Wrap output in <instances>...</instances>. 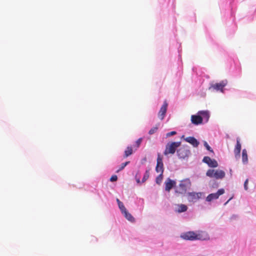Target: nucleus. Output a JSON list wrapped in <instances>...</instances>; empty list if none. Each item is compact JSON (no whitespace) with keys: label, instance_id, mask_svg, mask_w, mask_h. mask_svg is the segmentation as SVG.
Segmentation results:
<instances>
[{"label":"nucleus","instance_id":"obj_6","mask_svg":"<svg viewBox=\"0 0 256 256\" xmlns=\"http://www.w3.org/2000/svg\"><path fill=\"white\" fill-rule=\"evenodd\" d=\"M177 154L178 156L180 158H184L188 157L190 154V151L187 148L183 146L177 150Z\"/></svg>","mask_w":256,"mask_h":256},{"label":"nucleus","instance_id":"obj_15","mask_svg":"<svg viewBox=\"0 0 256 256\" xmlns=\"http://www.w3.org/2000/svg\"><path fill=\"white\" fill-rule=\"evenodd\" d=\"M185 140L192 144L194 147H197L199 144V142L193 136L187 137Z\"/></svg>","mask_w":256,"mask_h":256},{"label":"nucleus","instance_id":"obj_27","mask_svg":"<svg viewBox=\"0 0 256 256\" xmlns=\"http://www.w3.org/2000/svg\"><path fill=\"white\" fill-rule=\"evenodd\" d=\"M142 138H139L136 142V147L137 148H138L140 144L142 143Z\"/></svg>","mask_w":256,"mask_h":256},{"label":"nucleus","instance_id":"obj_20","mask_svg":"<svg viewBox=\"0 0 256 256\" xmlns=\"http://www.w3.org/2000/svg\"><path fill=\"white\" fill-rule=\"evenodd\" d=\"M188 209V207L186 206L181 204L178 206V212H186Z\"/></svg>","mask_w":256,"mask_h":256},{"label":"nucleus","instance_id":"obj_13","mask_svg":"<svg viewBox=\"0 0 256 256\" xmlns=\"http://www.w3.org/2000/svg\"><path fill=\"white\" fill-rule=\"evenodd\" d=\"M191 122L195 125L201 124L202 122V118L200 116L192 115L191 116Z\"/></svg>","mask_w":256,"mask_h":256},{"label":"nucleus","instance_id":"obj_33","mask_svg":"<svg viewBox=\"0 0 256 256\" xmlns=\"http://www.w3.org/2000/svg\"><path fill=\"white\" fill-rule=\"evenodd\" d=\"M137 182H140V180H137Z\"/></svg>","mask_w":256,"mask_h":256},{"label":"nucleus","instance_id":"obj_19","mask_svg":"<svg viewBox=\"0 0 256 256\" xmlns=\"http://www.w3.org/2000/svg\"><path fill=\"white\" fill-rule=\"evenodd\" d=\"M132 154V148L131 146L127 147L124 151V157L127 158Z\"/></svg>","mask_w":256,"mask_h":256},{"label":"nucleus","instance_id":"obj_12","mask_svg":"<svg viewBox=\"0 0 256 256\" xmlns=\"http://www.w3.org/2000/svg\"><path fill=\"white\" fill-rule=\"evenodd\" d=\"M241 150V144L240 143V139L238 138H236V144L234 150V152L236 158H238L240 156V152Z\"/></svg>","mask_w":256,"mask_h":256},{"label":"nucleus","instance_id":"obj_3","mask_svg":"<svg viewBox=\"0 0 256 256\" xmlns=\"http://www.w3.org/2000/svg\"><path fill=\"white\" fill-rule=\"evenodd\" d=\"M180 145V142H179L167 144L164 152V154L166 156L168 154H174L176 148L179 147Z\"/></svg>","mask_w":256,"mask_h":256},{"label":"nucleus","instance_id":"obj_16","mask_svg":"<svg viewBox=\"0 0 256 256\" xmlns=\"http://www.w3.org/2000/svg\"><path fill=\"white\" fill-rule=\"evenodd\" d=\"M124 217L130 222H134L135 221L134 218L133 217V216L128 212L127 210H125V212H124L122 213Z\"/></svg>","mask_w":256,"mask_h":256},{"label":"nucleus","instance_id":"obj_4","mask_svg":"<svg viewBox=\"0 0 256 256\" xmlns=\"http://www.w3.org/2000/svg\"><path fill=\"white\" fill-rule=\"evenodd\" d=\"M206 175L210 178H214L216 179H222L225 176V172L220 170H214L210 169L206 172Z\"/></svg>","mask_w":256,"mask_h":256},{"label":"nucleus","instance_id":"obj_23","mask_svg":"<svg viewBox=\"0 0 256 256\" xmlns=\"http://www.w3.org/2000/svg\"><path fill=\"white\" fill-rule=\"evenodd\" d=\"M162 174L160 173L159 176L156 177V181L157 184H160L162 182L163 178Z\"/></svg>","mask_w":256,"mask_h":256},{"label":"nucleus","instance_id":"obj_17","mask_svg":"<svg viewBox=\"0 0 256 256\" xmlns=\"http://www.w3.org/2000/svg\"><path fill=\"white\" fill-rule=\"evenodd\" d=\"M198 114L202 116H201L202 118V120L204 119L206 122L208 120L210 116L208 111H200Z\"/></svg>","mask_w":256,"mask_h":256},{"label":"nucleus","instance_id":"obj_1","mask_svg":"<svg viewBox=\"0 0 256 256\" xmlns=\"http://www.w3.org/2000/svg\"><path fill=\"white\" fill-rule=\"evenodd\" d=\"M180 236L185 240H205L207 238V234L202 232L198 234L194 232H188L182 234Z\"/></svg>","mask_w":256,"mask_h":256},{"label":"nucleus","instance_id":"obj_2","mask_svg":"<svg viewBox=\"0 0 256 256\" xmlns=\"http://www.w3.org/2000/svg\"><path fill=\"white\" fill-rule=\"evenodd\" d=\"M191 182L189 178H186L180 181L178 186L175 188V192L178 194H184L188 189L191 186Z\"/></svg>","mask_w":256,"mask_h":256},{"label":"nucleus","instance_id":"obj_30","mask_svg":"<svg viewBox=\"0 0 256 256\" xmlns=\"http://www.w3.org/2000/svg\"><path fill=\"white\" fill-rule=\"evenodd\" d=\"M248 180L246 179L245 180L244 183V190H248Z\"/></svg>","mask_w":256,"mask_h":256},{"label":"nucleus","instance_id":"obj_26","mask_svg":"<svg viewBox=\"0 0 256 256\" xmlns=\"http://www.w3.org/2000/svg\"><path fill=\"white\" fill-rule=\"evenodd\" d=\"M118 206L120 209V210L122 212V213L124 212H125V210H126V208H125V206L124 205L122 202Z\"/></svg>","mask_w":256,"mask_h":256},{"label":"nucleus","instance_id":"obj_22","mask_svg":"<svg viewBox=\"0 0 256 256\" xmlns=\"http://www.w3.org/2000/svg\"><path fill=\"white\" fill-rule=\"evenodd\" d=\"M158 125H157L156 126L154 127H153L148 132V134L151 135V134H154V133H155L156 130H158Z\"/></svg>","mask_w":256,"mask_h":256},{"label":"nucleus","instance_id":"obj_8","mask_svg":"<svg viewBox=\"0 0 256 256\" xmlns=\"http://www.w3.org/2000/svg\"><path fill=\"white\" fill-rule=\"evenodd\" d=\"M224 190L223 188L220 189L216 192L210 194L206 197V200L208 202H211L214 200L218 198L219 196L224 194Z\"/></svg>","mask_w":256,"mask_h":256},{"label":"nucleus","instance_id":"obj_10","mask_svg":"<svg viewBox=\"0 0 256 256\" xmlns=\"http://www.w3.org/2000/svg\"><path fill=\"white\" fill-rule=\"evenodd\" d=\"M202 162L212 168H216L218 166L216 160L214 159L210 158L209 156H204L202 160Z\"/></svg>","mask_w":256,"mask_h":256},{"label":"nucleus","instance_id":"obj_32","mask_svg":"<svg viewBox=\"0 0 256 256\" xmlns=\"http://www.w3.org/2000/svg\"><path fill=\"white\" fill-rule=\"evenodd\" d=\"M232 199V198H230V199H228V202H226V204H227L230 200Z\"/></svg>","mask_w":256,"mask_h":256},{"label":"nucleus","instance_id":"obj_18","mask_svg":"<svg viewBox=\"0 0 256 256\" xmlns=\"http://www.w3.org/2000/svg\"><path fill=\"white\" fill-rule=\"evenodd\" d=\"M242 161L244 164H246L248 162L247 151L246 149H244L242 151Z\"/></svg>","mask_w":256,"mask_h":256},{"label":"nucleus","instance_id":"obj_11","mask_svg":"<svg viewBox=\"0 0 256 256\" xmlns=\"http://www.w3.org/2000/svg\"><path fill=\"white\" fill-rule=\"evenodd\" d=\"M227 80H222L219 83H216V84L212 85L210 88H213L214 90H220L222 92L224 88L226 85Z\"/></svg>","mask_w":256,"mask_h":256},{"label":"nucleus","instance_id":"obj_28","mask_svg":"<svg viewBox=\"0 0 256 256\" xmlns=\"http://www.w3.org/2000/svg\"><path fill=\"white\" fill-rule=\"evenodd\" d=\"M118 180V176L116 175H113L111 176L110 178V180L111 182H115L117 180Z\"/></svg>","mask_w":256,"mask_h":256},{"label":"nucleus","instance_id":"obj_25","mask_svg":"<svg viewBox=\"0 0 256 256\" xmlns=\"http://www.w3.org/2000/svg\"><path fill=\"white\" fill-rule=\"evenodd\" d=\"M204 146L206 148L207 150L208 151L214 152L213 150L212 149V148L206 142H204Z\"/></svg>","mask_w":256,"mask_h":256},{"label":"nucleus","instance_id":"obj_9","mask_svg":"<svg viewBox=\"0 0 256 256\" xmlns=\"http://www.w3.org/2000/svg\"><path fill=\"white\" fill-rule=\"evenodd\" d=\"M168 106V104L165 100L164 102V104L162 105V106H161L160 110L158 113V118L160 120H164V118L166 116V111H167Z\"/></svg>","mask_w":256,"mask_h":256},{"label":"nucleus","instance_id":"obj_5","mask_svg":"<svg viewBox=\"0 0 256 256\" xmlns=\"http://www.w3.org/2000/svg\"><path fill=\"white\" fill-rule=\"evenodd\" d=\"M202 194L200 192H188V199L189 202H196L202 196Z\"/></svg>","mask_w":256,"mask_h":256},{"label":"nucleus","instance_id":"obj_29","mask_svg":"<svg viewBox=\"0 0 256 256\" xmlns=\"http://www.w3.org/2000/svg\"><path fill=\"white\" fill-rule=\"evenodd\" d=\"M176 134V132L175 131H172V132H168L166 134V136L167 137H169V136H173V135H174Z\"/></svg>","mask_w":256,"mask_h":256},{"label":"nucleus","instance_id":"obj_21","mask_svg":"<svg viewBox=\"0 0 256 256\" xmlns=\"http://www.w3.org/2000/svg\"><path fill=\"white\" fill-rule=\"evenodd\" d=\"M130 163L129 161L126 162L124 163H122L120 167V168L117 170L116 172H118L122 170L128 164Z\"/></svg>","mask_w":256,"mask_h":256},{"label":"nucleus","instance_id":"obj_7","mask_svg":"<svg viewBox=\"0 0 256 256\" xmlns=\"http://www.w3.org/2000/svg\"><path fill=\"white\" fill-rule=\"evenodd\" d=\"M164 164L162 162V158L160 156V154H158L157 160H156V170L158 173L163 174L164 172Z\"/></svg>","mask_w":256,"mask_h":256},{"label":"nucleus","instance_id":"obj_14","mask_svg":"<svg viewBox=\"0 0 256 256\" xmlns=\"http://www.w3.org/2000/svg\"><path fill=\"white\" fill-rule=\"evenodd\" d=\"M176 182L174 180H172L168 178L165 182V190L166 191L169 192L175 186Z\"/></svg>","mask_w":256,"mask_h":256},{"label":"nucleus","instance_id":"obj_31","mask_svg":"<svg viewBox=\"0 0 256 256\" xmlns=\"http://www.w3.org/2000/svg\"><path fill=\"white\" fill-rule=\"evenodd\" d=\"M116 202H118V205H119L120 204H121L122 202H121L119 199L117 198L116 199Z\"/></svg>","mask_w":256,"mask_h":256},{"label":"nucleus","instance_id":"obj_24","mask_svg":"<svg viewBox=\"0 0 256 256\" xmlns=\"http://www.w3.org/2000/svg\"><path fill=\"white\" fill-rule=\"evenodd\" d=\"M149 177V172L147 170L146 171V173L144 174L142 179V182H144L145 181H146Z\"/></svg>","mask_w":256,"mask_h":256}]
</instances>
